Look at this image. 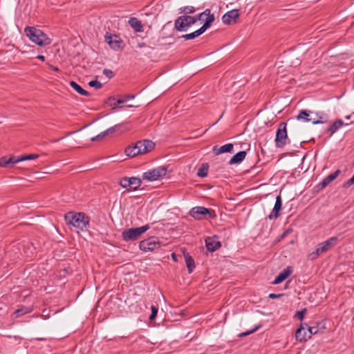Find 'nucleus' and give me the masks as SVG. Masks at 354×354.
Returning a JSON list of instances; mask_svg holds the SVG:
<instances>
[{"instance_id":"nucleus-24","label":"nucleus","mask_w":354,"mask_h":354,"mask_svg":"<svg viewBox=\"0 0 354 354\" xmlns=\"http://www.w3.org/2000/svg\"><path fill=\"white\" fill-rule=\"evenodd\" d=\"M129 24L132 28L137 32H142L144 31L143 26L141 21L136 17H131L129 20Z\"/></svg>"},{"instance_id":"nucleus-4","label":"nucleus","mask_w":354,"mask_h":354,"mask_svg":"<svg viewBox=\"0 0 354 354\" xmlns=\"http://www.w3.org/2000/svg\"><path fill=\"white\" fill-rule=\"evenodd\" d=\"M24 32L29 39L39 46H48L51 43L50 38L41 30L35 26L26 27Z\"/></svg>"},{"instance_id":"nucleus-46","label":"nucleus","mask_w":354,"mask_h":354,"mask_svg":"<svg viewBox=\"0 0 354 354\" xmlns=\"http://www.w3.org/2000/svg\"><path fill=\"white\" fill-rule=\"evenodd\" d=\"M134 97H135V95H130V94L126 95L124 96V100H125V102H127V101H128V100H129L131 99H133Z\"/></svg>"},{"instance_id":"nucleus-33","label":"nucleus","mask_w":354,"mask_h":354,"mask_svg":"<svg viewBox=\"0 0 354 354\" xmlns=\"http://www.w3.org/2000/svg\"><path fill=\"white\" fill-rule=\"evenodd\" d=\"M180 13H184V15H188V14H193L196 11V8L193 6H185L179 9Z\"/></svg>"},{"instance_id":"nucleus-19","label":"nucleus","mask_w":354,"mask_h":354,"mask_svg":"<svg viewBox=\"0 0 354 354\" xmlns=\"http://www.w3.org/2000/svg\"><path fill=\"white\" fill-rule=\"evenodd\" d=\"M234 145L232 143H227L221 147L214 146L212 151L215 155H219L224 153L233 152Z\"/></svg>"},{"instance_id":"nucleus-8","label":"nucleus","mask_w":354,"mask_h":354,"mask_svg":"<svg viewBox=\"0 0 354 354\" xmlns=\"http://www.w3.org/2000/svg\"><path fill=\"white\" fill-rule=\"evenodd\" d=\"M286 125V122H281L278 126L274 139L275 146L277 148H283L284 146L287 144V141L289 140L287 133Z\"/></svg>"},{"instance_id":"nucleus-2","label":"nucleus","mask_w":354,"mask_h":354,"mask_svg":"<svg viewBox=\"0 0 354 354\" xmlns=\"http://www.w3.org/2000/svg\"><path fill=\"white\" fill-rule=\"evenodd\" d=\"M64 220L67 225H72L77 232L89 227L90 217L84 212H68L64 215Z\"/></svg>"},{"instance_id":"nucleus-58","label":"nucleus","mask_w":354,"mask_h":354,"mask_svg":"<svg viewBox=\"0 0 354 354\" xmlns=\"http://www.w3.org/2000/svg\"><path fill=\"white\" fill-rule=\"evenodd\" d=\"M288 283H289V281L286 283V288H287V286H288Z\"/></svg>"},{"instance_id":"nucleus-15","label":"nucleus","mask_w":354,"mask_h":354,"mask_svg":"<svg viewBox=\"0 0 354 354\" xmlns=\"http://www.w3.org/2000/svg\"><path fill=\"white\" fill-rule=\"evenodd\" d=\"M282 209V200L280 195L277 196L275 203L271 214L268 216V218L273 220L277 218L280 215V212Z\"/></svg>"},{"instance_id":"nucleus-37","label":"nucleus","mask_w":354,"mask_h":354,"mask_svg":"<svg viewBox=\"0 0 354 354\" xmlns=\"http://www.w3.org/2000/svg\"><path fill=\"white\" fill-rule=\"evenodd\" d=\"M151 315H149V320H150V321H153V320H154V319L156 318V317H157V314H158V307H156V306H155L152 305V306H151Z\"/></svg>"},{"instance_id":"nucleus-57","label":"nucleus","mask_w":354,"mask_h":354,"mask_svg":"<svg viewBox=\"0 0 354 354\" xmlns=\"http://www.w3.org/2000/svg\"><path fill=\"white\" fill-rule=\"evenodd\" d=\"M350 117H351V116H350V115H348V116H346V118L349 119V118H350Z\"/></svg>"},{"instance_id":"nucleus-9","label":"nucleus","mask_w":354,"mask_h":354,"mask_svg":"<svg viewBox=\"0 0 354 354\" xmlns=\"http://www.w3.org/2000/svg\"><path fill=\"white\" fill-rule=\"evenodd\" d=\"M162 245L159 239L156 236H150L139 243V248L143 252H153L160 248Z\"/></svg>"},{"instance_id":"nucleus-7","label":"nucleus","mask_w":354,"mask_h":354,"mask_svg":"<svg viewBox=\"0 0 354 354\" xmlns=\"http://www.w3.org/2000/svg\"><path fill=\"white\" fill-rule=\"evenodd\" d=\"M150 228L149 224L145 225L140 227H131L124 230L122 232V240L127 241H132L137 240L142 234L147 232Z\"/></svg>"},{"instance_id":"nucleus-53","label":"nucleus","mask_w":354,"mask_h":354,"mask_svg":"<svg viewBox=\"0 0 354 354\" xmlns=\"http://www.w3.org/2000/svg\"><path fill=\"white\" fill-rule=\"evenodd\" d=\"M52 69L54 71H59V69L58 67L57 66H52Z\"/></svg>"},{"instance_id":"nucleus-36","label":"nucleus","mask_w":354,"mask_h":354,"mask_svg":"<svg viewBox=\"0 0 354 354\" xmlns=\"http://www.w3.org/2000/svg\"><path fill=\"white\" fill-rule=\"evenodd\" d=\"M260 327H261V324H259L251 330H249L245 332H243V333H240L239 335V337H245L249 335H251V334L254 333V332H256L257 330H258L260 328Z\"/></svg>"},{"instance_id":"nucleus-18","label":"nucleus","mask_w":354,"mask_h":354,"mask_svg":"<svg viewBox=\"0 0 354 354\" xmlns=\"http://www.w3.org/2000/svg\"><path fill=\"white\" fill-rule=\"evenodd\" d=\"M205 246L209 252H213L221 247V243L213 237H207L205 239Z\"/></svg>"},{"instance_id":"nucleus-29","label":"nucleus","mask_w":354,"mask_h":354,"mask_svg":"<svg viewBox=\"0 0 354 354\" xmlns=\"http://www.w3.org/2000/svg\"><path fill=\"white\" fill-rule=\"evenodd\" d=\"M185 261L187 268L188 273L191 274L196 267L194 260L189 254H185Z\"/></svg>"},{"instance_id":"nucleus-13","label":"nucleus","mask_w":354,"mask_h":354,"mask_svg":"<svg viewBox=\"0 0 354 354\" xmlns=\"http://www.w3.org/2000/svg\"><path fill=\"white\" fill-rule=\"evenodd\" d=\"M105 41L113 50H118L121 48L122 40L117 35L108 34L105 35Z\"/></svg>"},{"instance_id":"nucleus-47","label":"nucleus","mask_w":354,"mask_h":354,"mask_svg":"<svg viewBox=\"0 0 354 354\" xmlns=\"http://www.w3.org/2000/svg\"><path fill=\"white\" fill-rule=\"evenodd\" d=\"M37 59H39L41 62H44L45 59H46L44 55H38L37 56Z\"/></svg>"},{"instance_id":"nucleus-25","label":"nucleus","mask_w":354,"mask_h":354,"mask_svg":"<svg viewBox=\"0 0 354 354\" xmlns=\"http://www.w3.org/2000/svg\"><path fill=\"white\" fill-rule=\"evenodd\" d=\"M314 334L323 333L326 329L325 322H313L312 324Z\"/></svg>"},{"instance_id":"nucleus-28","label":"nucleus","mask_w":354,"mask_h":354,"mask_svg":"<svg viewBox=\"0 0 354 354\" xmlns=\"http://www.w3.org/2000/svg\"><path fill=\"white\" fill-rule=\"evenodd\" d=\"M129 191L137 190L142 184V180L138 177H130Z\"/></svg>"},{"instance_id":"nucleus-20","label":"nucleus","mask_w":354,"mask_h":354,"mask_svg":"<svg viewBox=\"0 0 354 354\" xmlns=\"http://www.w3.org/2000/svg\"><path fill=\"white\" fill-rule=\"evenodd\" d=\"M344 125V122L342 119L336 120L326 130V132L329 134V137L332 136Z\"/></svg>"},{"instance_id":"nucleus-1","label":"nucleus","mask_w":354,"mask_h":354,"mask_svg":"<svg viewBox=\"0 0 354 354\" xmlns=\"http://www.w3.org/2000/svg\"><path fill=\"white\" fill-rule=\"evenodd\" d=\"M209 21V28L215 20L214 14L211 13L209 8L205 9L203 12L194 16L181 15L179 16L174 21V28L179 32L187 31L192 25L195 24L197 21H203L206 23Z\"/></svg>"},{"instance_id":"nucleus-41","label":"nucleus","mask_w":354,"mask_h":354,"mask_svg":"<svg viewBox=\"0 0 354 354\" xmlns=\"http://www.w3.org/2000/svg\"><path fill=\"white\" fill-rule=\"evenodd\" d=\"M306 312V308H304L300 311H297L295 315V317H297V319H299L300 321H302L304 319V315H305Z\"/></svg>"},{"instance_id":"nucleus-11","label":"nucleus","mask_w":354,"mask_h":354,"mask_svg":"<svg viewBox=\"0 0 354 354\" xmlns=\"http://www.w3.org/2000/svg\"><path fill=\"white\" fill-rule=\"evenodd\" d=\"M239 10L234 9L225 13L222 17V21L225 24L230 25L236 23V19L239 18Z\"/></svg>"},{"instance_id":"nucleus-48","label":"nucleus","mask_w":354,"mask_h":354,"mask_svg":"<svg viewBox=\"0 0 354 354\" xmlns=\"http://www.w3.org/2000/svg\"><path fill=\"white\" fill-rule=\"evenodd\" d=\"M312 122H313V124H318L324 123V121H322L321 120H313Z\"/></svg>"},{"instance_id":"nucleus-56","label":"nucleus","mask_w":354,"mask_h":354,"mask_svg":"<svg viewBox=\"0 0 354 354\" xmlns=\"http://www.w3.org/2000/svg\"><path fill=\"white\" fill-rule=\"evenodd\" d=\"M127 107H133L134 106L133 105H131V104H129L127 106Z\"/></svg>"},{"instance_id":"nucleus-16","label":"nucleus","mask_w":354,"mask_h":354,"mask_svg":"<svg viewBox=\"0 0 354 354\" xmlns=\"http://www.w3.org/2000/svg\"><path fill=\"white\" fill-rule=\"evenodd\" d=\"M292 272V268L291 266H288L285 269L283 270L275 278V279L272 282L273 285H277L283 282L286 280Z\"/></svg>"},{"instance_id":"nucleus-44","label":"nucleus","mask_w":354,"mask_h":354,"mask_svg":"<svg viewBox=\"0 0 354 354\" xmlns=\"http://www.w3.org/2000/svg\"><path fill=\"white\" fill-rule=\"evenodd\" d=\"M353 184H354V175L349 180H348L347 181H346L344 183L343 187L344 188H348Z\"/></svg>"},{"instance_id":"nucleus-21","label":"nucleus","mask_w":354,"mask_h":354,"mask_svg":"<svg viewBox=\"0 0 354 354\" xmlns=\"http://www.w3.org/2000/svg\"><path fill=\"white\" fill-rule=\"evenodd\" d=\"M296 339L300 342H306L308 340L307 332L304 324H301L299 328L297 329L295 333Z\"/></svg>"},{"instance_id":"nucleus-49","label":"nucleus","mask_w":354,"mask_h":354,"mask_svg":"<svg viewBox=\"0 0 354 354\" xmlns=\"http://www.w3.org/2000/svg\"><path fill=\"white\" fill-rule=\"evenodd\" d=\"M145 46H147V45H146V44H145V43H144V42H141V43H139V44H138V48H144V47H145Z\"/></svg>"},{"instance_id":"nucleus-5","label":"nucleus","mask_w":354,"mask_h":354,"mask_svg":"<svg viewBox=\"0 0 354 354\" xmlns=\"http://www.w3.org/2000/svg\"><path fill=\"white\" fill-rule=\"evenodd\" d=\"M189 215L198 221L214 218L216 216L214 210L203 206L192 207L189 212Z\"/></svg>"},{"instance_id":"nucleus-14","label":"nucleus","mask_w":354,"mask_h":354,"mask_svg":"<svg viewBox=\"0 0 354 354\" xmlns=\"http://www.w3.org/2000/svg\"><path fill=\"white\" fill-rule=\"evenodd\" d=\"M341 171L339 169L336 170L335 172L329 174L324 178L319 183L316 185L317 190H321L327 187L332 181L335 180L337 176L340 174Z\"/></svg>"},{"instance_id":"nucleus-35","label":"nucleus","mask_w":354,"mask_h":354,"mask_svg":"<svg viewBox=\"0 0 354 354\" xmlns=\"http://www.w3.org/2000/svg\"><path fill=\"white\" fill-rule=\"evenodd\" d=\"M130 177H123L120 179L119 185L123 187L129 189L130 185Z\"/></svg>"},{"instance_id":"nucleus-17","label":"nucleus","mask_w":354,"mask_h":354,"mask_svg":"<svg viewBox=\"0 0 354 354\" xmlns=\"http://www.w3.org/2000/svg\"><path fill=\"white\" fill-rule=\"evenodd\" d=\"M19 162V160H17V158L15 156H3L0 158V167H6V168H11L16 163Z\"/></svg>"},{"instance_id":"nucleus-3","label":"nucleus","mask_w":354,"mask_h":354,"mask_svg":"<svg viewBox=\"0 0 354 354\" xmlns=\"http://www.w3.org/2000/svg\"><path fill=\"white\" fill-rule=\"evenodd\" d=\"M155 147V143L149 140H143L136 142L133 145H129L125 150V154L131 158L135 157L139 154L147 153Z\"/></svg>"},{"instance_id":"nucleus-38","label":"nucleus","mask_w":354,"mask_h":354,"mask_svg":"<svg viewBox=\"0 0 354 354\" xmlns=\"http://www.w3.org/2000/svg\"><path fill=\"white\" fill-rule=\"evenodd\" d=\"M88 85L95 89H100L102 87V84L96 80L90 81Z\"/></svg>"},{"instance_id":"nucleus-26","label":"nucleus","mask_w":354,"mask_h":354,"mask_svg":"<svg viewBox=\"0 0 354 354\" xmlns=\"http://www.w3.org/2000/svg\"><path fill=\"white\" fill-rule=\"evenodd\" d=\"M129 123L128 122H123L121 124H118L113 127H110L109 129H112L113 130H111V134L115 132H120L123 133L128 130H129V127H128Z\"/></svg>"},{"instance_id":"nucleus-12","label":"nucleus","mask_w":354,"mask_h":354,"mask_svg":"<svg viewBox=\"0 0 354 354\" xmlns=\"http://www.w3.org/2000/svg\"><path fill=\"white\" fill-rule=\"evenodd\" d=\"M209 28V21L207 20V22L204 23L199 29L195 30L193 32L183 35L180 37L184 39L185 40L194 39L199 37L202 34H203Z\"/></svg>"},{"instance_id":"nucleus-34","label":"nucleus","mask_w":354,"mask_h":354,"mask_svg":"<svg viewBox=\"0 0 354 354\" xmlns=\"http://www.w3.org/2000/svg\"><path fill=\"white\" fill-rule=\"evenodd\" d=\"M39 157V155L32 153L28 155H24L17 157V160L19 162L24 161V160H34Z\"/></svg>"},{"instance_id":"nucleus-54","label":"nucleus","mask_w":354,"mask_h":354,"mask_svg":"<svg viewBox=\"0 0 354 354\" xmlns=\"http://www.w3.org/2000/svg\"><path fill=\"white\" fill-rule=\"evenodd\" d=\"M36 339L37 340H39V341H42V340H44L45 339L44 338H37Z\"/></svg>"},{"instance_id":"nucleus-31","label":"nucleus","mask_w":354,"mask_h":354,"mask_svg":"<svg viewBox=\"0 0 354 354\" xmlns=\"http://www.w3.org/2000/svg\"><path fill=\"white\" fill-rule=\"evenodd\" d=\"M208 169L209 166L207 163H204L201 165V167L198 169L197 176L201 178H205L208 174Z\"/></svg>"},{"instance_id":"nucleus-27","label":"nucleus","mask_w":354,"mask_h":354,"mask_svg":"<svg viewBox=\"0 0 354 354\" xmlns=\"http://www.w3.org/2000/svg\"><path fill=\"white\" fill-rule=\"evenodd\" d=\"M69 84L80 95H82L84 96H89L90 95V93L87 91L84 90L80 85H79L75 81H71Z\"/></svg>"},{"instance_id":"nucleus-22","label":"nucleus","mask_w":354,"mask_h":354,"mask_svg":"<svg viewBox=\"0 0 354 354\" xmlns=\"http://www.w3.org/2000/svg\"><path fill=\"white\" fill-rule=\"evenodd\" d=\"M245 151H240L235 153L230 160L229 164L230 165H236L241 163L246 156Z\"/></svg>"},{"instance_id":"nucleus-40","label":"nucleus","mask_w":354,"mask_h":354,"mask_svg":"<svg viewBox=\"0 0 354 354\" xmlns=\"http://www.w3.org/2000/svg\"><path fill=\"white\" fill-rule=\"evenodd\" d=\"M304 326L306 328V330L307 332V337L308 339L311 337L312 335H315L313 333L315 330H313L312 325L308 326L307 324H304Z\"/></svg>"},{"instance_id":"nucleus-30","label":"nucleus","mask_w":354,"mask_h":354,"mask_svg":"<svg viewBox=\"0 0 354 354\" xmlns=\"http://www.w3.org/2000/svg\"><path fill=\"white\" fill-rule=\"evenodd\" d=\"M311 113L309 110H301L296 118L298 120H304V122H310L311 119L309 118L310 113Z\"/></svg>"},{"instance_id":"nucleus-43","label":"nucleus","mask_w":354,"mask_h":354,"mask_svg":"<svg viewBox=\"0 0 354 354\" xmlns=\"http://www.w3.org/2000/svg\"><path fill=\"white\" fill-rule=\"evenodd\" d=\"M125 100L124 99H118L114 104H111L110 105L113 109H115L117 106L122 107L121 104H124Z\"/></svg>"},{"instance_id":"nucleus-45","label":"nucleus","mask_w":354,"mask_h":354,"mask_svg":"<svg viewBox=\"0 0 354 354\" xmlns=\"http://www.w3.org/2000/svg\"><path fill=\"white\" fill-rule=\"evenodd\" d=\"M283 296V293L281 294H275V293H270L268 295V298L271 299H278Z\"/></svg>"},{"instance_id":"nucleus-50","label":"nucleus","mask_w":354,"mask_h":354,"mask_svg":"<svg viewBox=\"0 0 354 354\" xmlns=\"http://www.w3.org/2000/svg\"><path fill=\"white\" fill-rule=\"evenodd\" d=\"M289 233V230H286L281 235V238L283 239Z\"/></svg>"},{"instance_id":"nucleus-32","label":"nucleus","mask_w":354,"mask_h":354,"mask_svg":"<svg viewBox=\"0 0 354 354\" xmlns=\"http://www.w3.org/2000/svg\"><path fill=\"white\" fill-rule=\"evenodd\" d=\"M111 130H113V129H107L106 131H104L103 132H101L97 136L91 138V140L92 142L100 141V140H102L105 136L111 135Z\"/></svg>"},{"instance_id":"nucleus-42","label":"nucleus","mask_w":354,"mask_h":354,"mask_svg":"<svg viewBox=\"0 0 354 354\" xmlns=\"http://www.w3.org/2000/svg\"><path fill=\"white\" fill-rule=\"evenodd\" d=\"M103 74L109 79L112 78L114 76L113 71L107 68H104L103 70Z\"/></svg>"},{"instance_id":"nucleus-6","label":"nucleus","mask_w":354,"mask_h":354,"mask_svg":"<svg viewBox=\"0 0 354 354\" xmlns=\"http://www.w3.org/2000/svg\"><path fill=\"white\" fill-rule=\"evenodd\" d=\"M338 243V238L337 236H332L328 240L319 243L315 252L309 254L311 260L316 259L322 253L328 252L332 248L335 247Z\"/></svg>"},{"instance_id":"nucleus-39","label":"nucleus","mask_w":354,"mask_h":354,"mask_svg":"<svg viewBox=\"0 0 354 354\" xmlns=\"http://www.w3.org/2000/svg\"><path fill=\"white\" fill-rule=\"evenodd\" d=\"M304 326L306 328V330L307 332V337L308 339L311 337L312 335H315L313 333L315 330H313L312 325L308 326L307 324H304Z\"/></svg>"},{"instance_id":"nucleus-23","label":"nucleus","mask_w":354,"mask_h":354,"mask_svg":"<svg viewBox=\"0 0 354 354\" xmlns=\"http://www.w3.org/2000/svg\"><path fill=\"white\" fill-rule=\"evenodd\" d=\"M33 310L32 306H21L12 313L13 318H19L22 315L31 313Z\"/></svg>"},{"instance_id":"nucleus-55","label":"nucleus","mask_w":354,"mask_h":354,"mask_svg":"<svg viewBox=\"0 0 354 354\" xmlns=\"http://www.w3.org/2000/svg\"><path fill=\"white\" fill-rule=\"evenodd\" d=\"M221 117H223V114L221 115V117L218 118V120L216 122H214L213 124H216L221 118Z\"/></svg>"},{"instance_id":"nucleus-52","label":"nucleus","mask_w":354,"mask_h":354,"mask_svg":"<svg viewBox=\"0 0 354 354\" xmlns=\"http://www.w3.org/2000/svg\"><path fill=\"white\" fill-rule=\"evenodd\" d=\"M115 100V96H111L109 97L108 100L109 102H111V101H114Z\"/></svg>"},{"instance_id":"nucleus-10","label":"nucleus","mask_w":354,"mask_h":354,"mask_svg":"<svg viewBox=\"0 0 354 354\" xmlns=\"http://www.w3.org/2000/svg\"><path fill=\"white\" fill-rule=\"evenodd\" d=\"M166 167H158L152 169H149L142 174L143 180L148 181L156 180L160 178L164 177L167 174Z\"/></svg>"},{"instance_id":"nucleus-51","label":"nucleus","mask_w":354,"mask_h":354,"mask_svg":"<svg viewBox=\"0 0 354 354\" xmlns=\"http://www.w3.org/2000/svg\"><path fill=\"white\" fill-rule=\"evenodd\" d=\"M171 258H172V259H173L174 261H177V257H176V254H175V253H174V252H173V253L171 254Z\"/></svg>"}]
</instances>
